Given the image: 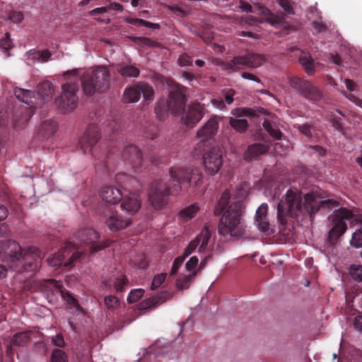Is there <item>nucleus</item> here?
I'll return each mask as SVG.
<instances>
[{"mask_svg":"<svg viewBox=\"0 0 362 362\" xmlns=\"http://www.w3.org/2000/svg\"><path fill=\"white\" fill-rule=\"evenodd\" d=\"M303 196L300 190L288 189L282 196L277 206V218L281 224L285 226L288 219H304L309 216L311 221L314 220L315 214L321 207L330 206H337L339 202L334 199H329L320 200L317 193L311 192Z\"/></svg>","mask_w":362,"mask_h":362,"instance_id":"1","label":"nucleus"},{"mask_svg":"<svg viewBox=\"0 0 362 362\" xmlns=\"http://www.w3.org/2000/svg\"><path fill=\"white\" fill-rule=\"evenodd\" d=\"M230 199V193L225 190L217 204L215 205L214 214L215 216H221L218 230L221 235L240 238L245 232V226L242 219L244 210V204L241 201H235L228 205Z\"/></svg>","mask_w":362,"mask_h":362,"instance_id":"2","label":"nucleus"},{"mask_svg":"<svg viewBox=\"0 0 362 362\" xmlns=\"http://www.w3.org/2000/svg\"><path fill=\"white\" fill-rule=\"evenodd\" d=\"M186 88L179 86L171 88L167 100L168 109L173 115L182 111L181 120L188 127H193L203 117V107L199 103H192L185 109Z\"/></svg>","mask_w":362,"mask_h":362,"instance_id":"3","label":"nucleus"},{"mask_svg":"<svg viewBox=\"0 0 362 362\" xmlns=\"http://www.w3.org/2000/svg\"><path fill=\"white\" fill-rule=\"evenodd\" d=\"M81 86L85 95L91 96L102 93L110 87V73L107 66H98L81 77Z\"/></svg>","mask_w":362,"mask_h":362,"instance_id":"4","label":"nucleus"},{"mask_svg":"<svg viewBox=\"0 0 362 362\" xmlns=\"http://www.w3.org/2000/svg\"><path fill=\"white\" fill-rule=\"evenodd\" d=\"M353 212L344 207L339 208L334 214L329 216L330 228L327 233L326 245L332 247L337 243L339 238L347 230L345 220L353 218Z\"/></svg>","mask_w":362,"mask_h":362,"instance_id":"5","label":"nucleus"},{"mask_svg":"<svg viewBox=\"0 0 362 362\" xmlns=\"http://www.w3.org/2000/svg\"><path fill=\"white\" fill-rule=\"evenodd\" d=\"M78 86L75 83H66L62 86V93L55 99L57 108L64 113L74 111L78 105V98L76 95Z\"/></svg>","mask_w":362,"mask_h":362,"instance_id":"6","label":"nucleus"},{"mask_svg":"<svg viewBox=\"0 0 362 362\" xmlns=\"http://www.w3.org/2000/svg\"><path fill=\"white\" fill-rule=\"evenodd\" d=\"M218 128V119L216 116L211 117L197 132L199 141L197 144L195 150L202 153L206 146L212 144L214 136Z\"/></svg>","mask_w":362,"mask_h":362,"instance_id":"7","label":"nucleus"},{"mask_svg":"<svg viewBox=\"0 0 362 362\" xmlns=\"http://www.w3.org/2000/svg\"><path fill=\"white\" fill-rule=\"evenodd\" d=\"M169 189L166 183L160 179L152 182L148 196L151 204L155 209H160L167 204Z\"/></svg>","mask_w":362,"mask_h":362,"instance_id":"8","label":"nucleus"},{"mask_svg":"<svg viewBox=\"0 0 362 362\" xmlns=\"http://www.w3.org/2000/svg\"><path fill=\"white\" fill-rule=\"evenodd\" d=\"M0 250V255L13 268L18 267L25 251L17 242L12 240L1 242Z\"/></svg>","mask_w":362,"mask_h":362,"instance_id":"9","label":"nucleus"},{"mask_svg":"<svg viewBox=\"0 0 362 362\" xmlns=\"http://www.w3.org/2000/svg\"><path fill=\"white\" fill-rule=\"evenodd\" d=\"M141 93L145 100H151L154 96L153 87L146 82L140 81L125 89L123 100L127 103H136L140 99Z\"/></svg>","mask_w":362,"mask_h":362,"instance_id":"10","label":"nucleus"},{"mask_svg":"<svg viewBox=\"0 0 362 362\" xmlns=\"http://www.w3.org/2000/svg\"><path fill=\"white\" fill-rule=\"evenodd\" d=\"M206 172L209 175L217 173L223 165L222 151L219 147H212L204 156Z\"/></svg>","mask_w":362,"mask_h":362,"instance_id":"11","label":"nucleus"},{"mask_svg":"<svg viewBox=\"0 0 362 362\" xmlns=\"http://www.w3.org/2000/svg\"><path fill=\"white\" fill-rule=\"evenodd\" d=\"M77 235L82 243L91 245L90 249L91 253L97 252L108 246V244L105 243H98L100 235L93 229H82L78 232Z\"/></svg>","mask_w":362,"mask_h":362,"instance_id":"12","label":"nucleus"},{"mask_svg":"<svg viewBox=\"0 0 362 362\" xmlns=\"http://www.w3.org/2000/svg\"><path fill=\"white\" fill-rule=\"evenodd\" d=\"M81 257L79 252L71 254L66 248L60 250L52 258H48L47 262L49 266L53 267H69L74 262L78 260Z\"/></svg>","mask_w":362,"mask_h":362,"instance_id":"13","label":"nucleus"},{"mask_svg":"<svg viewBox=\"0 0 362 362\" xmlns=\"http://www.w3.org/2000/svg\"><path fill=\"white\" fill-rule=\"evenodd\" d=\"M190 168L175 166L169 169L170 180L176 183L172 187V193L179 194L182 190V185L186 183Z\"/></svg>","mask_w":362,"mask_h":362,"instance_id":"14","label":"nucleus"},{"mask_svg":"<svg viewBox=\"0 0 362 362\" xmlns=\"http://www.w3.org/2000/svg\"><path fill=\"white\" fill-rule=\"evenodd\" d=\"M122 157L124 161L129 162L134 168H139L142 165V153L135 145L127 146L122 152Z\"/></svg>","mask_w":362,"mask_h":362,"instance_id":"15","label":"nucleus"},{"mask_svg":"<svg viewBox=\"0 0 362 362\" xmlns=\"http://www.w3.org/2000/svg\"><path fill=\"white\" fill-rule=\"evenodd\" d=\"M100 134L97 128L90 127L86 132L79 141V146L85 153L92 151V148L100 139Z\"/></svg>","mask_w":362,"mask_h":362,"instance_id":"16","label":"nucleus"},{"mask_svg":"<svg viewBox=\"0 0 362 362\" xmlns=\"http://www.w3.org/2000/svg\"><path fill=\"white\" fill-rule=\"evenodd\" d=\"M267 211L268 205L262 204L256 211L255 222L257 227L261 232L267 235H271L274 231L270 228V223L267 218Z\"/></svg>","mask_w":362,"mask_h":362,"instance_id":"17","label":"nucleus"},{"mask_svg":"<svg viewBox=\"0 0 362 362\" xmlns=\"http://www.w3.org/2000/svg\"><path fill=\"white\" fill-rule=\"evenodd\" d=\"M121 208L128 215L132 216L141 208V202L138 194H131L122 199Z\"/></svg>","mask_w":362,"mask_h":362,"instance_id":"18","label":"nucleus"},{"mask_svg":"<svg viewBox=\"0 0 362 362\" xmlns=\"http://www.w3.org/2000/svg\"><path fill=\"white\" fill-rule=\"evenodd\" d=\"M269 148V147L267 144L255 143L247 147L246 151L244 153L243 158L247 161H251L267 153Z\"/></svg>","mask_w":362,"mask_h":362,"instance_id":"19","label":"nucleus"},{"mask_svg":"<svg viewBox=\"0 0 362 362\" xmlns=\"http://www.w3.org/2000/svg\"><path fill=\"white\" fill-rule=\"evenodd\" d=\"M100 195L103 200L110 204L119 202L122 197L120 190L112 186L103 187Z\"/></svg>","mask_w":362,"mask_h":362,"instance_id":"20","label":"nucleus"},{"mask_svg":"<svg viewBox=\"0 0 362 362\" xmlns=\"http://www.w3.org/2000/svg\"><path fill=\"white\" fill-rule=\"evenodd\" d=\"M260 8L264 21L269 23L273 26H279L284 23L286 16L283 12L273 13L264 6H260Z\"/></svg>","mask_w":362,"mask_h":362,"instance_id":"21","label":"nucleus"},{"mask_svg":"<svg viewBox=\"0 0 362 362\" xmlns=\"http://www.w3.org/2000/svg\"><path fill=\"white\" fill-rule=\"evenodd\" d=\"M106 224L112 231H118L126 228L131 224V219L117 214L111 216L106 221Z\"/></svg>","mask_w":362,"mask_h":362,"instance_id":"22","label":"nucleus"},{"mask_svg":"<svg viewBox=\"0 0 362 362\" xmlns=\"http://www.w3.org/2000/svg\"><path fill=\"white\" fill-rule=\"evenodd\" d=\"M37 92L42 103H45L52 99L54 93L53 84L49 81H43L37 86Z\"/></svg>","mask_w":362,"mask_h":362,"instance_id":"23","label":"nucleus"},{"mask_svg":"<svg viewBox=\"0 0 362 362\" xmlns=\"http://www.w3.org/2000/svg\"><path fill=\"white\" fill-rule=\"evenodd\" d=\"M186 183L189 185L192 192L199 190L203 185V175L202 172L198 168H192Z\"/></svg>","mask_w":362,"mask_h":362,"instance_id":"24","label":"nucleus"},{"mask_svg":"<svg viewBox=\"0 0 362 362\" xmlns=\"http://www.w3.org/2000/svg\"><path fill=\"white\" fill-rule=\"evenodd\" d=\"M310 81L303 78L293 76L289 78V84L293 90L303 97Z\"/></svg>","mask_w":362,"mask_h":362,"instance_id":"25","label":"nucleus"},{"mask_svg":"<svg viewBox=\"0 0 362 362\" xmlns=\"http://www.w3.org/2000/svg\"><path fill=\"white\" fill-rule=\"evenodd\" d=\"M310 81L303 78L293 76L289 78V84L293 90L303 97Z\"/></svg>","mask_w":362,"mask_h":362,"instance_id":"26","label":"nucleus"},{"mask_svg":"<svg viewBox=\"0 0 362 362\" xmlns=\"http://www.w3.org/2000/svg\"><path fill=\"white\" fill-rule=\"evenodd\" d=\"M303 97L313 103H317L323 99L322 91L313 83H310Z\"/></svg>","mask_w":362,"mask_h":362,"instance_id":"27","label":"nucleus"},{"mask_svg":"<svg viewBox=\"0 0 362 362\" xmlns=\"http://www.w3.org/2000/svg\"><path fill=\"white\" fill-rule=\"evenodd\" d=\"M31 331H25L18 332L13 336L11 345L18 347H23L27 346L31 340Z\"/></svg>","mask_w":362,"mask_h":362,"instance_id":"28","label":"nucleus"},{"mask_svg":"<svg viewBox=\"0 0 362 362\" xmlns=\"http://www.w3.org/2000/svg\"><path fill=\"white\" fill-rule=\"evenodd\" d=\"M248 68L256 69L261 66L267 60L266 55L255 52L247 53Z\"/></svg>","mask_w":362,"mask_h":362,"instance_id":"29","label":"nucleus"},{"mask_svg":"<svg viewBox=\"0 0 362 362\" xmlns=\"http://www.w3.org/2000/svg\"><path fill=\"white\" fill-rule=\"evenodd\" d=\"M14 94L22 103L28 105L33 104L32 99L34 98V93L33 91L16 87L14 88Z\"/></svg>","mask_w":362,"mask_h":362,"instance_id":"30","label":"nucleus"},{"mask_svg":"<svg viewBox=\"0 0 362 362\" xmlns=\"http://www.w3.org/2000/svg\"><path fill=\"white\" fill-rule=\"evenodd\" d=\"M117 72L124 78H137L140 74V70L133 65H121L117 69Z\"/></svg>","mask_w":362,"mask_h":362,"instance_id":"31","label":"nucleus"},{"mask_svg":"<svg viewBox=\"0 0 362 362\" xmlns=\"http://www.w3.org/2000/svg\"><path fill=\"white\" fill-rule=\"evenodd\" d=\"M264 129L274 139L280 140L283 136L279 127L270 121L265 119L262 124Z\"/></svg>","mask_w":362,"mask_h":362,"instance_id":"32","label":"nucleus"},{"mask_svg":"<svg viewBox=\"0 0 362 362\" xmlns=\"http://www.w3.org/2000/svg\"><path fill=\"white\" fill-rule=\"evenodd\" d=\"M22 261L25 262L22 265L24 271L30 272L34 271L37 269V264L35 262V259L33 255L29 252L26 250L24 251L20 263Z\"/></svg>","mask_w":362,"mask_h":362,"instance_id":"33","label":"nucleus"},{"mask_svg":"<svg viewBox=\"0 0 362 362\" xmlns=\"http://www.w3.org/2000/svg\"><path fill=\"white\" fill-rule=\"evenodd\" d=\"M229 124L239 133L245 132L248 127V122L245 119L230 117L229 119Z\"/></svg>","mask_w":362,"mask_h":362,"instance_id":"34","label":"nucleus"},{"mask_svg":"<svg viewBox=\"0 0 362 362\" xmlns=\"http://www.w3.org/2000/svg\"><path fill=\"white\" fill-rule=\"evenodd\" d=\"M129 38L136 45L143 47H159L160 44L153 40L144 37H129Z\"/></svg>","mask_w":362,"mask_h":362,"instance_id":"35","label":"nucleus"},{"mask_svg":"<svg viewBox=\"0 0 362 362\" xmlns=\"http://www.w3.org/2000/svg\"><path fill=\"white\" fill-rule=\"evenodd\" d=\"M199 209V208L196 204H192L181 210L180 212V216L185 221H187L196 215Z\"/></svg>","mask_w":362,"mask_h":362,"instance_id":"36","label":"nucleus"},{"mask_svg":"<svg viewBox=\"0 0 362 362\" xmlns=\"http://www.w3.org/2000/svg\"><path fill=\"white\" fill-rule=\"evenodd\" d=\"M349 274L351 279L358 283H362V265L353 264L349 268Z\"/></svg>","mask_w":362,"mask_h":362,"instance_id":"37","label":"nucleus"},{"mask_svg":"<svg viewBox=\"0 0 362 362\" xmlns=\"http://www.w3.org/2000/svg\"><path fill=\"white\" fill-rule=\"evenodd\" d=\"M57 124L53 119L45 120L41 125V130L45 136H49L57 131Z\"/></svg>","mask_w":362,"mask_h":362,"instance_id":"38","label":"nucleus"},{"mask_svg":"<svg viewBox=\"0 0 362 362\" xmlns=\"http://www.w3.org/2000/svg\"><path fill=\"white\" fill-rule=\"evenodd\" d=\"M358 221L361 223V226L352 234L350 241L351 245L356 248L362 247V219H359Z\"/></svg>","mask_w":362,"mask_h":362,"instance_id":"39","label":"nucleus"},{"mask_svg":"<svg viewBox=\"0 0 362 362\" xmlns=\"http://www.w3.org/2000/svg\"><path fill=\"white\" fill-rule=\"evenodd\" d=\"M211 238V233L208 229V227L205 226L203 228V230L201 232V234L198 235L196 238H199L200 243H199V250L201 251L202 250H204L206 247V245L209 243V241Z\"/></svg>","mask_w":362,"mask_h":362,"instance_id":"40","label":"nucleus"},{"mask_svg":"<svg viewBox=\"0 0 362 362\" xmlns=\"http://www.w3.org/2000/svg\"><path fill=\"white\" fill-rule=\"evenodd\" d=\"M194 277L191 274L179 277L175 282L177 288L180 290L187 289Z\"/></svg>","mask_w":362,"mask_h":362,"instance_id":"41","label":"nucleus"},{"mask_svg":"<svg viewBox=\"0 0 362 362\" xmlns=\"http://www.w3.org/2000/svg\"><path fill=\"white\" fill-rule=\"evenodd\" d=\"M151 297L153 302L154 303V305L156 307L157 305L163 303L167 300L172 298L173 293L168 291H163Z\"/></svg>","mask_w":362,"mask_h":362,"instance_id":"42","label":"nucleus"},{"mask_svg":"<svg viewBox=\"0 0 362 362\" xmlns=\"http://www.w3.org/2000/svg\"><path fill=\"white\" fill-rule=\"evenodd\" d=\"M199 259L196 256L192 257L185 264L187 271L189 272L191 275L196 276L197 274V267L198 266Z\"/></svg>","mask_w":362,"mask_h":362,"instance_id":"43","label":"nucleus"},{"mask_svg":"<svg viewBox=\"0 0 362 362\" xmlns=\"http://www.w3.org/2000/svg\"><path fill=\"white\" fill-rule=\"evenodd\" d=\"M51 362H67L66 353L61 349H54L51 356Z\"/></svg>","mask_w":362,"mask_h":362,"instance_id":"44","label":"nucleus"},{"mask_svg":"<svg viewBox=\"0 0 362 362\" xmlns=\"http://www.w3.org/2000/svg\"><path fill=\"white\" fill-rule=\"evenodd\" d=\"M244 115H248L250 117H256L260 114L263 115H269V112L266 109L259 107L257 108H244Z\"/></svg>","mask_w":362,"mask_h":362,"instance_id":"45","label":"nucleus"},{"mask_svg":"<svg viewBox=\"0 0 362 362\" xmlns=\"http://www.w3.org/2000/svg\"><path fill=\"white\" fill-rule=\"evenodd\" d=\"M104 303L107 308L110 310H115L119 305V299L112 295L106 296Z\"/></svg>","mask_w":362,"mask_h":362,"instance_id":"46","label":"nucleus"},{"mask_svg":"<svg viewBox=\"0 0 362 362\" xmlns=\"http://www.w3.org/2000/svg\"><path fill=\"white\" fill-rule=\"evenodd\" d=\"M144 290L142 288H137L132 291L128 297L127 301L129 303H134L139 300L144 295Z\"/></svg>","mask_w":362,"mask_h":362,"instance_id":"47","label":"nucleus"},{"mask_svg":"<svg viewBox=\"0 0 362 362\" xmlns=\"http://www.w3.org/2000/svg\"><path fill=\"white\" fill-rule=\"evenodd\" d=\"M199 238H195L194 240H192L189 243L187 247L185 249L184 253L182 257H185V259L187 257L191 255L195 250L197 246L199 245Z\"/></svg>","mask_w":362,"mask_h":362,"instance_id":"48","label":"nucleus"},{"mask_svg":"<svg viewBox=\"0 0 362 362\" xmlns=\"http://www.w3.org/2000/svg\"><path fill=\"white\" fill-rule=\"evenodd\" d=\"M165 278V273H161L156 275L151 282V289L153 291L157 289L164 282Z\"/></svg>","mask_w":362,"mask_h":362,"instance_id":"49","label":"nucleus"},{"mask_svg":"<svg viewBox=\"0 0 362 362\" xmlns=\"http://www.w3.org/2000/svg\"><path fill=\"white\" fill-rule=\"evenodd\" d=\"M13 45L10 37V34L9 33H6L5 34V37L2 39H0V48L5 50H9L13 48Z\"/></svg>","mask_w":362,"mask_h":362,"instance_id":"50","label":"nucleus"},{"mask_svg":"<svg viewBox=\"0 0 362 362\" xmlns=\"http://www.w3.org/2000/svg\"><path fill=\"white\" fill-rule=\"evenodd\" d=\"M231 62L233 63L235 67H239L238 66L240 65L248 67L247 54L242 56L234 57L231 59Z\"/></svg>","mask_w":362,"mask_h":362,"instance_id":"51","label":"nucleus"},{"mask_svg":"<svg viewBox=\"0 0 362 362\" xmlns=\"http://www.w3.org/2000/svg\"><path fill=\"white\" fill-rule=\"evenodd\" d=\"M128 283V280L125 276L120 278L115 279L113 286L118 292H122L124 289V286Z\"/></svg>","mask_w":362,"mask_h":362,"instance_id":"52","label":"nucleus"},{"mask_svg":"<svg viewBox=\"0 0 362 362\" xmlns=\"http://www.w3.org/2000/svg\"><path fill=\"white\" fill-rule=\"evenodd\" d=\"M300 63L305 67V69L307 73H309L310 71H313L314 67L313 66V59L310 57H300L299 59Z\"/></svg>","mask_w":362,"mask_h":362,"instance_id":"53","label":"nucleus"},{"mask_svg":"<svg viewBox=\"0 0 362 362\" xmlns=\"http://www.w3.org/2000/svg\"><path fill=\"white\" fill-rule=\"evenodd\" d=\"M8 19L13 23H20L23 20V15L21 12L11 11Z\"/></svg>","mask_w":362,"mask_h":362,"instance_id":"54","label":"nucleus"},{"mask_svg":"<svg viewBox=\"0 0 362 362\" xmlns=\"http://www.w3.org/2000/svg\"><path fill=\"white\" fill-rule=\"evenodd\" d=\"M185 259V257L182 256L177 257L175 259L173 267L171 268V271L170 272V276L175 275L177 273L179 267L182 265Z\"/></svg>","mask_w":362,"mask_h":362,"instance_id":"55","label":"nucleus"},{"mask_svg":"<svg viewBox=\"0 0 362 362\" xmlns=\"http://www.w3.org/2000/svg\"><path fill=\"white\" fill-rule=\"evenodd\" d=\"M154 303L153 302L152 297L144 300L139 305V310H147L148 308H155Z\"/></svg>","mask_w":362,"mask_h":362,"instance_id":"56","label":"nucleus"},{"mask_svg":"<svg viewBox=\"0 0 362 362\" xmlns=\"http://www.w3.org/2000/svg\"><path fill=\"white\" fill-rule=\"evenodd\" d=\"M154 303L153 302L152 297L144 300L139 305V310H147L148 308H155Z\"/></svg>","mask_w":362,"mask_h":362,"instance_id":"57","label":"nucleus"},{"mask_svg":"<svg viewBox=\"0 0 362 362\" xmlns=\"http://www.w3.org/2000/svg\"><path fill=\"white\" fill-rule=\"evenodd\" d=\"M279 4L286 12L289 14H294L293 8L288 0H279Z\"/></svg>","mask_w":362,"mask_h":362,"instance_id":"58","label":"nucleus"},{"mask_svg":"<svg viewBox=\"0 0 362 362\" xmlns=\"http://www.w3.org/2000/svg\"><path fill=\"white\" fill-rule=\"evenodd\" d=\"M52 342L58 347H64L65 345V341L62 334H57L55 337H53Z\"/></svg>","mask_w":362,"mask_h":362,"instance_id":"59","label":"nucleus"},{"mask_svg":"<svg viewBox=\"0 0 362 362\" xmlns=\"http://www.w3.org/2000/svg\"><path fill=\"white\" fill-rule=\"evenodd\" d=\"M201 38L207 44L214 40V33L211 31L205 30L202 32Z\"/></svg>","mask_w":362,"mask_h":362,"instance_id":"60","label":"nucleus"},{"mask_svg":"<svg viewBox=\"0 0 362 362\" xmlns=\"http://www.w3.org/2000/svg\"><path fill=\"white\" fill-rule=\"evenodd\" d=\"M178 64L182 66H189L192 64L190 57L187 54H182L178 58Z\"/></svg>","mask_w":362,"mask_h":362,"instance_id":"61","label":"nucleus"},{"mask_svg":"<svg viewBox=\"0 0 362 362\" xmlns=\"http://www.w3.org/2000/svg\"><path fill=\"white\" fill-rule=\"evenodd\" d=\"M298 129L305 136H308L309 138L313 136V135L311 134L310 126V125H308L307 124L299 125Z\"/></svg>","mask_w":362,"mask_h":362,"instance_id":"62","label":"nucleus"},{"mask_svg":"<svg viewBox=\"0 0 362 362\" xmlns=\"http://www.w3.org/2000/svg\"><path fill=\"white\" fill-rule=\"evenodd\" d=\"M11 231L8 226L6 223H0V238L8 237Z\"/></svg>","mask_w":362,"mask_h":362,"instance_id":"63","label":"nucleus"},{"mask_svg":"<svg viewBox=\"0 0 362 362\" xmlns=\"http://www.w3.org/2000/svg\"><path fill=\"white\" fill-rule=\"evenodd\" d=\"M354 326L356 329L362 332V315H358L354 318Z\"/></svg>","mask_w":362,"mask_h":362,"instance_id":"64","label":"nucleus"}]
</instances>
